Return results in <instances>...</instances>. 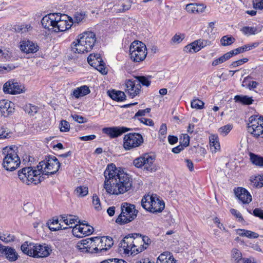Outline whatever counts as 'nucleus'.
<instances>
[{
    "mask_svg": "<svg viewBox=\"0 0 263 263\" xmlns=\"http://www.w3.org/2000/svg\"><path fill=\"white\" fill-rule=\"evenodd\" d=\"M49 229L52 231H57L60 230H65L67 229V227L62 228V226L61 223H59L58 219H52V221H49L47 223Z\"/></svg>",
    "mask_w": 263,
    "mask_h": 263,
    "instance_id": "obj_36",
    "label": "nucleus"
},
{
    "mask_svg": "<svg viewBox=\"0 0 263 263\" xmlns=\"http://www.w3.org/2000/svg\"><path fill=\"white\" fill-rule=\"evenodd\" d=\"M210 148L212 153H215L220 149L219 138L216 135H211L209 137Z\"/></svg>",
    "mask_w": 263,
    "mask_h": 263,
    "instance_id": "obj_27",
    "label": "nucleus"
},
{
    "mask_svg": "<svg viewBox=\"0 0 263 263\" xmlns=\"http://www.w3.org/2000/svg\"><path fill=\"white\" fill-rule=\"evenodd\" d=\"M141 123L148 126H152L154 125V122L152 119L141 117L138 119Z\"/></svg>",
    "mask_w": 263,
    "mask_h": 263,
    "instance_id": "obj_55",
    "label": "nucleus"
},
{
    "mask_svg": "<svg viewBox=\"0 0 263 263\" xmlns=\"http://www.w3.org/2000/svg\"><path fill=\"white\" fill-rule=\"evenodd\" d=\"M94 253H103L106 251L105 244L103 242V238L94 237L93 243L92 245Z\"/></svg>",
    "mask_w": 263,
    "mask_h": 263,
    "instance_id": "obj_25",
    "label": "nucleus"
},
{
    "mask_svg": "<svg viewBox=\"0 0 263 263\" xmlns=\"http://www.w3.org/2000/svg\"><path fill=\"white\" fill-rule=\"evenodd\" d=\"M94 241V238H89L85 239H83L81 240L80 242L83 244L84 246H88V247H89V243L90 245V247H92V245Z\"/></svg>",
    "mask_w": 263,
    "mask_h": 263,
    "instance_id": "obj_62",
    "label": "nucleus"
},
{
    "mask_svg": "<svg viewBox=\"0 0 263 263\" xmlns=\"http://www.w3.org/2000/svg\"><path fill=\"white\" fill-rule=\"evenodd\" d=\"M104 188L109 194L118 195L128 192L132 186V179L123 171L118 170L115 164L108 165L104 172Z\"/></svg>",
    "mask_w": 263,
    "mask_h": 263,
    "instance_id": "obj_1",
    "label": "nucleus"
},
{
    "mask_svg": "<svg viewBox=\"0 0 263 263\" xmlns=\"http://www.w3.org/2000/svg\"><path fill=\"white\" fill-rule=\"evenodd\" d=\"M120 251L125 255H135L145 250L147 247L142 245V235L137 233L125 236L119 245Z\"/></svg>",
    "mask_w": 263,
    "mask_h": 263,
    "instance_id": "obj_2",
    "label": "nucleus"
},
{
    "mask_svg": "<svg viewBox=\"0 0 263 263\" xmlns=\"http://www.w3.org/2000/svg\"><path fill=\"white\" fill-rule=\"evenodd\" d=\"M46 166L45 170L48 171L45 173V175L54 174L59 170L60 167V163L58 159L53 156H48L45 158Z\"/></svg>",
    "mask_w": 263,
    "mask_h": 263,
    "instance_id": "obj_14",
    "label": "nucleus"
},
{
    "mask_svg": "<svg viewBox=\"0 0 263 263\" xmlns=\"http://www.w3.org/2000/svg\"><path fill=\"white\" fill-rule=\"evenodd\" d=\"M14 104L10 101L3 100L0 101V115L7 117L14 112Z\"/></svg>",
    "mask_w": 263,
    "mask_h": 263,
    "instance_id": "obj_20",
    "label": "nucleus"
},
{
    "mask_svg": "<svg viewBox=\"0 0 263 263\" xmlns=\"http://www.w3.org/2000/svg\"><path fill=\"white\" fill-rule=\"evenodd\" d=\"M190 143V137L187 134H182L180 137V144L185 147L189 146Z\"/></svg>",
    "mask_w": 263,
    "mask_h": 263,
    "instance_id": "obj_46",
    "label": "nucleus"
},
{
    "mask_svg": "<svg viewBox=\"0 0 263 263\" xmlns=\"http://www.w3.org/2000/svg\"><path fill=\"white\" fill-rule=\"evenodd\" d=\"M138 211L134 204L127 202L122 203L121 213L117 218L116 222L120 224H124L133 221L136 217Z\"/></svg>",
    "mask_w": 263,
    "mask_h": 263,
    "instance_id": "obj_6",
    "label": "nucleus"
},
{
    "mask_svg": "<svg viewBox=\"0 0 263 263\" xmlns=\"http://www.w3.org/2000/svg\"><path fill=\"white\" fill-rule=\"evenodd\" d=\"M235 41V39L231 35H224L220 39V44L223 46L232 45Z\"/></svg>",
    "mask_w": 263,
    "mask_h": 263,
    "instance_id": "obj_40",
    "label": "nucleus"
},
{
    "mask_svg": "<svg viewBox=\"0 0 263 263\" xmlns=\"http://www.w3.org/2000/svg\"><path fill=\"white\" fill-rule=\"evenodd\" d=\"M151 111L150 108H146L145 109L139 110L135 114L134 118L142 117L145 116L146 114L149 113Z\"/></svg>",
    "mask_w": 263,
    "mask_h": 263,
    "instance_id": "obj_58",
    "label": "nucleus"
},
{
    "mask_svg": "<svg viewBox=\"0 0 263 263\" xmlns=\"http://www.w3.org/2000/svg\"><path fill=\"white\" fill-rule=\"evenodd\" d=\"M61 15L57 14L56 20L54 24L53 30L55 32H62L70 29L73 24V21L72 18H70L68 22L67 21L61 19Z\"/></svg>",
    "mask_w": 263,
    "mask_h": 263,
    "instance_id": "obj_15",
    "label": "nucleus"
},
{
    "mask_svg": "<svg viewBox=\"0 0 263 263\" xmlns=\"http://www.w3.org/2000/svg\"><path fill=\"white\" fill-rule=\"evenodd\" d=\"M253 215L260 219H263V210L259 208H256L253 210Z\"/></svg>",
    "mask_w": 263,
    "mask_h": 263,
    "instance_id": "obj_63",
    "label": "nucleus"
},
{
    "mask_svg": "<svg viewBox=\"0 0 263 263\" xmlns=\"http://www.w3.org/2000/svg\"><path fill=\"white\" fill-rule=\"evenodd\" d=\"M253 5L255 9L261 10L263 9V0H253Z\"/></svg>",
    "mask_w": 263,
    "mask_h": 263,
    "instance_id": "obj_57",
    "label": "nucleus"
},
{
    "mask_svg": "<svg viewBox=\"0 0 263 263\" xmlns=\"http://www.w3.org/2000/svg\"><path fill=\"white\" fill-rule=\"evenodd\" d=\"M92 203L96 210L99 211L101 209L100 200L97 195H93L92 197Z\"/></svg>",
    "mask_w": 263,
    "mask_h": 263,
    "instance_id": "obj_50",
    "label": "nucleus"
},
{
    "mask_svg": "<svg viewBox=\"0 0 263 263\" xmlns=\"http://www.w3.org/2000/svg\"><path fill=\"white\" fill-rule=\"evenodd\" d=\"M122 6L123 8L122 10H119V12H122L129 10L131 7V2L129 0H127L124 4H122Z\"/></svg>",
    "mask_w": 263,
    "mask_h": 263,
    "instance_id": "obj_59",
    "label": "nucleus"
},
{
    "mask_svg": "<svg viewBox=\"0 0 263 263\" xmlns=\"http://www.w3.org/2000/svg\"><path fill=\"white\" fill-rule=\"evenodd\" d=\"M78 196L84 197L88 194V187L84 186H78L75 190Z\"/></svg>",
    "mask_w": 263,
    "mask_h": 263,
    "instance_id": "obj_45",
    "label": "nucleus"
},
{
    "mask_svg": "<svg viewBox=\"0 0 263 263\" xmlns=\"http://www.w3.org/2000/svg\"><path fill=\"white\" fill-rule=\"evenodd\" d=\"M85 17V14H83L81 13L77 12L76 13L74 16L73 23H79L82 22Z\"/></svg>",
    "mask_w": 263,
    "mask_h": 263,
    "instance_id": "obj_54",
    "label": "nucleus"
},
{
    "mask_svg": "<svg viewBox=\"0 0 263 263\" xmlns=\"http://www.w3.org/2000/svg\"><path fill=\"white\" fill-rule=\"evenodd\" d=\"M93 232V228L88 224L84 227L76 224L72 229L73 235L78 237H82L83 235H90Z\"/></svg>",
    "mask_w": 263,
    "mask_h": 263,
    "instance_id": "obj_18",
    "label": "nucleus"
},
{
    "mask_svg": "<svg viewBox=\"0 0 263 263\" xmlns=\"http://www.w3.org/2000/svg\"><path fill=\"white\" fill-rule=\"evenodd\" d=\"M108 96L114 100L116 101H122L125 99L126 96L124 92L112 90L108 91Z\"/></svg>",
    "mask_w": 263,
    "mask_h": 263,
    "instance_id": "obj_30",
    "label": "nucleus"
},
{
    "mask_svg": "<svg viewBox=\"0 0 263 263\" xmlns=\"http://www.w3.org/2000/svg\"><path fill=\"white\" fill-rule=\"evenodd\" d=\"M24 110L26 113L33 116L37 112L38 107L31 104H27L24 106Z\"/></svg>",
    "mask_w": 263,
    "mask_h": 263,
    "instance_id": "obj_41",
    "label": "nucleus"
},
{
    "mask_svg": "<svg viewBox=\"0 0 263 263\" xmlns=\"http://www.w3.org/2000/svg\"><path fill=\"white\" fill-rule=\"evenodd\" d=\"M233 125L232 124H227L219 129V132L223 136H226L232 129Z\"/></svg>",
    "mask_w": 263,
    "mask_h": 263,
    "instance_id": "obj_47",
    "label": "nucleus"
},
{
    "mask_svg": "<svg viewBox=\"0 0 263 263\" xmlns=\"http://www.w3.org/2000/svg\"><path fill=\"white\" fill-rule=\"evenodd\" d=\"M232 260L233 263H239L242 259L241 253L237 249H233L231 252Z\"/></svg>",
    "mask_w": 263,
    "mask_h": 263,
    "instance_id": "obj_39",
    "label": "nucleus"
},
{
    "mask_svg": "<svg viewBox=\"0 0 263 263\" xmlns=\"http://www.w3.org/2000/svg\"><path fill=\"white\" fill-rule=\"evenodd\" d=\"M60 130L62 132H66L69 131L70 129V125L66 120H62L60 123Z\"/></svg>",
    "mask_w": 263,
    "mask_h": 263,
    "instance_id": "obj_51",
    "label": "nucleus"
},
{
    "mask_svg": "<svg viewBox=\"0 0 263 263\" xmlns=\"http://www.w3.org/2000/svg\"><path fill=\"white\" fill-rule=\"evenodd\" d=\"M199 45L200 47V49L204 48L205 46H210L211 45V42L207 40H198Z\"/></svg>",
    "mask_w": 263,
    "mask_h": 263,
    "instance_id": "obj_61",
    "label": "nucleus"
},
{
    "mask_svg": "<svg viewBox=\"0 0 263 263\" xmlns=\"http://www.w3.org/2000/svg\"><path fill=\"white\" fill-rule=\"evenodd\" d=\"M103 242L105 244V247L106 248V251L110 249L113 245L112 239L110 237H102Z\"/></svg>",
    "mask_w": 263,
    "mask_h": 263,
    "instance_id": "obj_49",
    "label": "nucleus"
},
{
    "mask_svg": "<svg viewBox=\"0 0 263 263\" xmlns=\"http://www.w3.org/2000/svg\"><path fill=\"white\" fill-rule=\"evenodd\" d=\"M238 231L239 232L238 234L240 236H245L250 238H257L259 236V235L257 233L249 230L240 229Z\"/></svg>",
    "mask_w": 263,
    "mask_h": 263,
    "instance_id": "obj_38",
    "label": "nucleus"
},
{
    "mask_svg": "<svg viewBox=\"0 0 263 263\" xmlns=\"http://www.w3.org/2000/svg\"><path fill=\"white\" fill-rule=\"evenodd\" d=\"M126 92L133 98L139 93L141 86L140 84L137 83L135 80H128L125 83Z\"/></svg>",
    "mask_w": 263,
    "mask_h": 263,
    "instance_id": "obj_17",
    "label": "nucleus"
},
{
    "mask_svg": "<svg viewBox=\"0 0 263 263\" xmlns=\"http://www.w3.org/2000/svg\"><path fill=\"white\" fill-rule=\"evenodd\" d=\"M90 92L89 87L86 85L82 86L80 87L77 88L73 91V95L76 98L84 96Z\"/></svg>",
    "mask_w": 263,
    "mask_h": 263,
    "instance_id": "obj_31",
    "label": "nucleus"
},
{
    "mask_svg": "<svg viewBox=\"0 0 263 263\" xmlns=\"http://www.w3.org/2000/svg\"><path fill=\"white\" fill-rule=\"evenodd\" d=\"M18 177L24 183L37 184L43 181L45 177L36 175L32 167H26L18 171Z\"/></svg>",
    "mask_w": 263,
    "mask_h": 263,
    "instance_id": "obj_9",
    "label": "nucleus"
},
{
    "mask_svg": "<svg viewBox=\"0 0 263 263\" xmlns=\"http://www.w3.org/2000/svg\"><path fill=\"white\" fill-rule=\"evenodd\" d=\"M57 13H50L44 16L41 21V23L44 28L49 30L54 28Z\"/></svg>",
    "mask_w": 263,
    "mask_h": 263,
    "instance_id": "obj_22",
    "label": "nucleus"
},
{
    "mask_svg": "<svg viewBox=\"0 0 263 263\" xmlns=\"http://www.w3.org/2000/svg\"><path fill=\"white\" fill-rule=\"evenodd\" d=\"M184 36H185L183 34L179 35L176 34L173 37L172 41L174 43H179L183 40Z\"/></svg>",
    "mask_w": 263,
    "mask_h": 263,
    "instance_id": "obj_56",
    "label": "nucleus"
},
{
    "mask_svg": "<svg viewBox=\"0 0 263 263\" xmlns=\"http://www.w3.org/2000/svg\"><path fill=\"white\" fill-rule=\"evenodd\" d=\"M204 103L198 99H195L191 102V107L196 109H201L203 108Z\"/></svg>",
    "mask_w": 263,
    "mask_h": 263,
    "instance_id": "obj_43",
    "label": "nucleus"
},
{
    "mask_svg": "<svg viewBox=\"0 0 263 263\" xmlns=\"http://www.w3.org/2000/svg\"><path fill=\"white\" fill-rule=\"evenodd\" d=\"M22 51L26 53H35L39 50V46L30 41H24L20 45Z\"/></svg>",
    "mask_w": 263,
    "mask_h": 263,
    "instance_id": "obj_23",
    "label": "nucleus"
},
{
    "mask_svg": "<svg viewBox=\"0 0 263 263\" xmlns=\"http://www.w3.org/2000/svg\"><path fill=\"white\" fill-rule=\"evenodd\" d=\"M96 34L92 32H84L78 36L77 41L71 44V51L76 53L89 52L96 41Z\"/></svg>",
    "mask_w": 263,
    "mask_h": 263,
    "instance_id": "obj_3",
    "label": "nucleus"
},
{
    "mask_svg": "<svg viewBox=\"0 0 263 263\" xmlns=\"http://www.w3.org/2000/svg\"><path fill=\"white\" fill-rule=\"evenodd\" d=\"M3 256L10 262H14L18 259L19 255L15 249L11 247L7 246L5 248Z\"/></svg>",
    "mask_w": 263,
    "mask_h": 263,
    "instance_id": "obj_24",
    "label": "nucleus"
},
{
    "mask_svg": "<svg viewBox=\"0 0 263 263\" xmlns=\"http://www.w3.org/2000/svg\"><path fill=\"white\" fill-rule=\"evenodd\" d=\"M146 45L141 41H135L129 47V55L131 60L134 62L143 61L147 55Z\"/></svg>",
    "mask_w": 263,
    "mask_h": 263,
    "instance_id": "obj_7",
    "label": "nucleus"
},
{
    "mask_svg": "<svg viewBox=\"0 0 263 263\" xmlns=\"http://www.w3.org/2000/svg\"><path fill=\"white\" fill-rule=\"evenodd\" d=\"M234 99L236 102H239L244 105H250L253 102L252 98L248 96L236 95Z\"/></svg>",
    "mask_w": 263,
    "mask_h": 263,
    "instance_id": "obj_32",
    "label": "nucleus"
},
{
    "mask_svg": "<svg viewBox=\"0 0 263 263\" xmlns=\"http://www.w3.org/2000/svg\"><path fill=\"white\" fill-rule=\"evenodd\" d=\"M230 212L232 215L235 216L236 218H238L239 221L241 222L243 220V218L241 216V214L239 212L237 211L236 210L232 209H231Z\"/></svg>",
    "mask_w": 263,
    "mask_h": 263,
    "instance_id": "obj_60",
    "label": "nucleus"
},
{
    "mask_svg": "<svg viewBox=\"0 0 263 263\" xmlns=\"http://www.w3.org/2000/svg\"><path fill=\"white\" fill-rule=\"evenodd\" d=\"M157 263H175V260L172 253L164 252L159 256Z\"/></svg>",
    "mask_w": 263,
    "mask_h": 263,
    "instance_id": "obj_28",
    "label": "nucleus"
},
{
    "mask_svg": "<svg viewBox=\"0 0 263 263\" xmlns=\"http://www.w3.org/2000/svg\"><path fill=\"white\" fill-rule=\"evenodd\" d=\"M251 162L256 166L263 167V157L252 153L249 154Z\"/></svg>",
    "mask_w": 263,
    "mask_h": 263,
    "instance_id": "obj_34",
    "label": "nucleus"
},
{
    "mask_svg": "<svg viewBox=\"0 0 263 263\" xmlns=\"http://www.w3.org/2000/svg\"><path fill=\"white\" fill-rule=\"evenodd\" d=\"M235 196L243 204H248L252 201V196L249 192L243 187H237L234 190Z\"/></svg>",
    "mask_w": 263,
    "mask_h": 263,
    "instance_id": "obj_19",
    "label": "nucleus"
},
{
    "mask_svg": "<svg viewBox=\"0 0 263 263\" xmlns=\"http://www.w3.org/2000/svg\"><path fill=\"white\" fill-rule=\"evenodd\" d=\"M143 143V137L139 133H129L125 135L123 138V146L126 151L138 147Z\"/></svg>",
    "mask_w": 263,
    "mask_h": 263,
    "instance_id": "obj_11",
    "label": "nucleus"
},
{
    "mask_svg": "<svg viewBox=\"0 0 263 263\" xmlns=\"http://www.w3.org/2000/svg\"><path fill=\"white\" fill-rule=\"evenodd\" d=\"M248 61V59L247 58H243L242 59H240L232 62L230 66H231L232 68H235L237 66L241 65L242 64L247 62Z\"/></svg>",
    "mask_w": 263,
    "mask_h": 263,
    "instance_id": "obj_52",
    "label": "nucleus"
},
{
    "mask_svg": "<svg viewBox=\"0 0 263 263\" xmlns=\"http://www.w3.org/2000/svg\"><path fill=\"white\" fill-rule=\"evenodd\" d=\"M11 58V53L7 50L0 49V59L4 61H8Z\"/></svg>",
    "mask_w": 263,
    "mask_h": 263,
    "instance_id": "obj_48",
    "label": "nucleus"
},
{
    "mask_svg": "<svg viewBox=\"0 0 263 263\" xmlns=\"http://www.w3.org/2000/svg\"><path fill=\"white\" fill-rule=\"evenodd\" d=\"M261 29L260 28H257L255 27H248L245 26L241 29L242 32L247 35L255 34L260 32Z\"/></svg>",
    "mask_w": 263,
    "mask_h": 263,
    "instance_id": "obj_37",
    "label": "nucleus"
},
{
    "mask_svg": "<svg viewBox=\"0 0 263 263\" xmlns=\"http://www.w3.org/2000/svg\"><path fill=\"white\" fill-rule=\"evenodd\" d=\"M142 206L152 213H159L164 209L165 204L160 200L156 194L144 196L141 200Z\"/></svg>",
    "mask_w": 263,
    "mask_h": 263,
    "instance_id": "obj_5",
    "label": "nucleus"
},
{
    "mask_svg": "<svg viewBox=\"0 0 263 263\" xmlns=\"http://www.w3.org/2000/svg\"><path fill=\"white\" fill-rule=\"evenodd\" d=\"M60 220H62L67 226H69V228H73L74 227L72 226V224L78 222V218L76 216L69 215L63 216Z\"/></svg>",
    "mask_w": 263,
    "mask_h": 263,
    "instance_id": "obj_33",
    "label": "nucleus"
},
{
    "mask_svg": "<svg viewBox=\"0 0 263 263\" xmlns=\"http://www.w3.org/2000/svg\"><path fill=\"white\" fill-rule=\"evenodd\" d=\"M87 61L91 66L95 67L102 74H106L107 73L105 63L100 54L97 53L90 54L87 58Z\"/></svg>",
    "mask_w": 263,
    "mask_h": 263,
    "instance_id": "obj_13",
    "label": "nucleus"
},
{
    "mask_svg": "<svg viewBox=\"0 0 263 263\" xmlns=\"http://www.w3.org/2000/svg\"><path fill=\"white\" fill-rule=\"evenodd\" d=\"M17 152V147L15 146H7L3 149V154L5 155L3 165L6 170L13 171L19 166L21 161Z\"/></svg>",
    "mask_w": 263,
    "mask_h": 263,
    "instance_id": "obj_4",
    "label": "nucleus"
},
{
    "mask_svg": "<svg viewBox=\"0 0 263 263\" xmlns=\"http://www.w3.org/2000/svg\"><path fill=\"white\" fill-rule=\"evenodd\" d=\"M135 78L136 83L140 85L141 84L144 86H148L151 84V81L147 77L144 76H137Z\"/></svg>",
    "mask_w": 263,
    "mask_h": 263,
    "instance_id": "obj_42",
    "label": "nucleus"
},
{
    "mask_svg": "<svg viewBox=\"0 0 263 263\" xmlns=\"http://www.w3.org/2000/svg\"><path fill=\"white\" fill-rule=\"evenodd\" d=\"M34 243H28V241H25L24 243H23L21 247V249L22 252L30 256L34 257Z\"/></svg>",
    "mask_w": 263,
    "mask_h": 263,
    "instance_id": "obj_29",
    "label": "nucleus"
},
{
    "mask_svg": "<svg viewBox=\"0 0 263 263\" xmlns=\"http://www.w3.org/2000/svg\"><path fill=\"white\" fill-rule=\"evenodd\" d=\"M44 165H46L45 160L39 163L36 166L37 170H33V172H34V174H36V175L44 177V175H45V173H44V172L43 171V168Z\"/></svg>",
    "mask_w": 263,
    "mask_h": 263,
    "instance_id": "obj_44",
    "label": "nucleus"
},
{
    "mask_svg": "<svg viewBox=\"0 0 263 263\" xmlns=\"http://www.w3.org/2000/svg\"><path fill=\"white\" fill-rule=\"evenodd\" d=\"M131 128L124 126H113L105 127L102 129V132L109 136L111 138H115L120 136L123 134L130 131Z\"/></svg>",
    "mask_w": 263,
    "mask_h": 263,
    "instance_id": "obj_16",
    "label": "nucleus"
},
{
    "mask_svg": "<svg viewBox=\"0 0 263 263\" xmlns=\"http://www.w3.org/2000/svg\"><path fill=\"white\" fill-rule=\"evenodd\" d=\"M73 119L77 121V122L79 123H84V118L81 116L77 115H72L71 116Z\"/></svg>",
    "mask_w": 263,
    "mask_h": 263,
    "instance_id": "obj_64",
    "label": "nucleus"
},
{
    "mask_svg": "<svg viewBox=\"0 0 263 263\" xmlns=\"http://www.w3.org/2000/svg\"><path fill=\"white\" fill-rule=\"evenodd\" d=\"M250 180L253 183V185L256 187H261L263 185L261 182H259V181L260 180V176L251 177Z\"/></svg>",
    "mask_w": 263,
    "mask_h": 263,
    "instance_id": "obj_53",
    "label": "nucleus"
},
{
    "mask_svg": "<svg viewBox=\"0 0 263 263\" xmlns=\"http://www.w3.org/2000/svg\"><path fill=\"white\" fill-rule=\"evenodd\" d=\"M155 160L154 156L145 154L134 159L133 164L137 168H141L150 172H154L158 170V167L154 163Z\"/></svg>",
    "mask_w": 263,
    "mask_h": 263,
    "instance_id": "obj_8",
    "label": "nucleus"
},
{
    "mask_svg": "<svg viewBox=\"0 0 263 263\" xmlns=\"http://www.w3.org/2000/svg\"><path fill=\"white\" fill-rule=\"evenodd\" d=\"M3 90L5 93L20 94L25 92V87L14 80H10L4 84Z\"/></svg>",
    "mask_w": 263,
    "mask_h": 263,
    "instance_id": "obj_12",
    "label": "nucleus"
},
{
    "mask_svg": "<svg viewBox=\"0 0 263 263\" xmlns=\"http://www.w3.org/2000/svg\"><path fill=\"white\" fill-rule=\"evenodd\" d=\"M34 257L36 258L47 257L52 251L51 248L45 244L43 245L34 244Z\"/></svg>",
    "mask_w": 263,
    "mask_h": 263,
    "instance_id": "obj_21",
    "label": "nucleus"
},
{
    "mask_svg": "<svg viewBox=\"0 0 263 263\" xmlns=\"http://www.w3.org/2000/svg\"><path fill=\"white\" fill-rule=\"evenodd\" d=\"M200 49L198 40L185 46L184 51L186 52H197Z\"/></svg>",
    "mask_w": 263,
    "mask_h": 263,
    "instance_id": "obj_35",
    "label": "nucleus"
},
{
    "mask_svg": "<svg viewBox=\"0 0 263 263\" xmlns=\"http://www.w3.org/2000/svg\"><path fill=\"white\" fill-rule=\"evenodd\" d=\"M205 6L203 4L190 3L186 6V11L191 13H199L204 11Z\"/></svg>",
    "mask_w": 263,
    "mask_h": 263,
    "instance_id": "obj_26",
    "label": "nucleus"
},
{
    "mask_svg": "<svg viewBox=\"0 0 263 263\" xmlns=\"http://www.w3.org/2000/svg\"><path fill=\"white\" fill-rule=\"evenodd\" d=\"M247 128L248 132L254 137L263 138V117H250Z\"/></svg>",
    "mask_w": 263,
    "mask_h": 263,
    "instance_id": "obj_10",
    "label": "nucleus"
}]
</instances>
